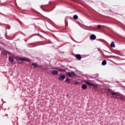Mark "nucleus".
Segmentation results:
<instances>
[{
    "instance_id": "nucleus-5",
    "label": "nucleus",
    "mask_w": 125,
    "mask_h": 125,
    "mask_svg": "<svg viewBox=\"0 0 125 125\" xmlns=\"http://www.w3.org/2000/svg\"><path fill=\"white\" fill-rule=\"evenodd\" d=\"M58 73V72H57V71L56 70H53L52 71V75H53V76H56V75H57Z\"/></svg>"
},
{
    "instance_id": "nucleus-20",
    "label": "nucleus",
    "mask_w": 125,
    "mask_h": 125,
    "mask_svg": "<svg viewBox=\"0 0 125 125\" xmlns=\"http://www.w3.org/2000/svg\"><path fill=\"white\" fill-rule=\"evenodd\" d=\"M98 28H100V27H101V25H98Z\"/></svg>"
},
{
    "instance_id": "nucleus-21",
    "label": "nucleus",
    "mask_w": 125,
    "mask_h": 125,
    "mask_svg": "<svg viewBox=\"0 0 125 125\" xmlns=\"http://www.w3.org/2000/svg\"><path fill=\"white\" fill-rule=\"evenodd\" d=\"M122 60H125V59H122Z\"/></svg>"
},
{
    "instance_id": "nucleus-15",
    "label": "nucleus",
    "mask_w": 125,
    "mask_h": 125,
    "mask_svg": "<svg viewBox=\"0 0 125 125\" xmlns=\"http://www.w3.org/2000/svg\"><path fill=\"white\" fill-rule=\"evenodd\" d=\"M59 71H60V72H65V70L62 69H59Z\"/></svg>"
},
{
    "instance_id": "nucleus-18",
    "label": "nucleus",
    "mask_w": 125,
    "mask_h": 125,
    "mask_svg": "<svg viewBox=\"0 0 125 125\" xmlns=\"http://www.w3.org/2000/svg\"><path fill=\"white\" fill-rule=\"evenodd\" d=\"M38 68H40V69H42V65H39V66L38 67Z\"/></svg>"
},
{
    "instance_id": "nucleus-14",
    "label": "nucleus",
    "mask_w": 125,
    "mask_h": 125,
    "mask_svg": "<svg viewBox=\"0 0 125 125\" xmlns=\"http://www.w3.org/2000/svg\"><path fill=\"white\" fill-rule=\"evenodd\" d=\"M73 18H74V19H78V15H74V16H73Z\"/></svg>"
},
{
    "instance_id": "nucleus-16",
    "label": "nucleus",
    "mask_w": 125,
    "mask_h": 125,
    "mask_svg": "<svg viewBox=\"0 0 125 125\" xmlns=\"http://www.w3.org/2000/svg\"><path fill=\"white\" fill-rule=\"evenodd\" d=\"M111 94L112 95H117V94H118V93H115V92H112V93H111Z\"/></svg>"
},
{
    "instance_id": "nucleus-7",
    "label": "nucleus",
    "mask_w": 125,
    "mask_h": 125,
    "mask_svg": "<svg viewBox=\"0 0 125 125\" xmlns=\"http://www.w3.org/2000/svg\"><path fill=\"white\" fill-rule=\"evenodd\" d=\"M91 40H95L96 39V36L94 35H91L90 36Z\"/></svg>"
},
{
    "instance_id": "nucleus-22",
    "label": "nucleus",
    "mask_w": 125,
    "mask_h": 125,
    "mask_svg": "<svg viewBox=\"0 0 125 125\" xmlns=\"http://www.w3.org/2000/svg\"><path fill=\"white\" fill-rule=\"evenodd\" d=\"M108 90H110V89H108Z\"/></svg>"
},
{
    "instance_id": "nucleus-8",
    "label": "nucleus",
    "mask_w": 125,
    "mask_h": 125,
    "mask_svg": "<svg viewBox=\"0 0 125 125\" xmlns=\"http://www.w3.org/2000/svg\"><path fill=\"white\" fill-rule=\"evenodd\" d=\"M83 89H86L87 88V86L85 84H83L82 86Z\"/></svg>"
},
{
    "instance_id": "nucleus-6",
    "label": "nucleus",
    "mask_w": 125,
    "mask_h": 125,
    "mask_svg": "<svg viewBox=\"0 0 125 125\" xmlns=\"http://www.w3.org/2000/svg\"><path fill=\"white\" fill-rule=\"evenodd\" d=\"M85 83L86 84H88V85H89L90 86H92L93 85V83H92L90 82H86Z\"/></svg>"
},
{
    "instance_id": "nucleus-3",
    "label": "nucleus",
    "mask_w": 125,
    "mask_h": 125,
    "mask_svg": "<svg viewBox=\"0 0 125 125\" xmlns=\"http://www.w3.org/2000/svg\"><path fill=\"white\" fill-rule=\"evenodd\" d=\"M65 78H66V76L65 75H60V77L58 78L59 81H63Z\"/></svg>"
},
{
    "instance_id": "nucleus-9",
    "label": "nucleus",
    "mask_w": 125,
    "mask_h": 125,
    "mask_svg": "<svg viewBox=\"0 0 125 125\" xmlns=\"http://www.w3.org/2000/svg\"><path fill=\"white\" fill-rule=\"evenodd\" d=\"M110 46L111 47H116V45H115V43H114V42H112L110 44Z\"/></svg>"
},
{
    "instance_id": "nucleus-2",
    "label": "nucleus",
    "mask_w": 125,
    "mask_h": 125,
    "mask_svg": "<svg viewBox=\"0 0 125 125\" xmlns=\"http://www.w3.org/2000/svg\"><path fill=\"white\" fill-rule=\"evenodd\" d=\"M66 74L68 77H70V78H73V77H76V76H77V75H76L74 72H66Z\"/></svg>"
},
{
    "instance_id": "nucleus-4",
    "label": "nucleus",
    "mask_w": 125,
    "mask_h": 125,
    "mask_svg": "<svg viewBox=\"0 0 125 125\" xmlns=\"http://www.w3.org/2000/svg\"><path fill=\"white\" fill-rule=\"evenodd\" d=\"M32 65L33 66L34 68H38L39 66V64L36 62H33L32 63Z\"/></svg>"
},
{
    "instance_id": "nucleus-13",
    "label": "nucleus",
    "mask_w": 125,
    "mask_h": 125,
    "mask_svg": "<svg viewBox=\"0 0 125 125\" xmlns=\"http://www.w3.org/2000/svg\"><path fill=\"white\" fill-rule=\"evenodd\" d=\"M95 88H97V87H98V85H96L95 84L93 83V86Z\"/></svg>"
},
{
    "instance_id": "nucleus-19",
    "label": "nucleus",
    "mask_w": 125,
    "mask_h": 125,
    "mask_svg": "<svg viewBox=\"0 0 125 125\" xmlns=\"http://www.w3.org/2000/svg\"><path fill=\"white\" fill-rule=\"evenodd\" d=\"M121 100H124V97H121Z\"/></svg>"
},
{
    "instance_id": "nucleus-12",
    "label": "nucleus",
    "mask_w": 125,
    "mask_h": 125,
    "mask_svg": "<svg viewBox=\"0 0 125 125\" xmlns=\"http://www.w3.org/2000/svg\"><path fill=\"white\" fill-rule=\"evenodd\" d=\"M106 64H107V62L106 61H104L102 63L104 66L106 65Z\"/></svg>"
},
{
    "instance_id": "nucleus-11",
    "label": "nucleus",
    "mask_w": 125,
    "mask_h": 125,
    "mask_svg": "<svg viewBox=\"0 0 125 125\" xmlns=\"http://www.w3.org/2000/svg\"><path fill=\"white\" fill-rule=\"evenodd\" d=\"M65 82L67 83H71V81L70 80V79L69 78H66Z\"/></svg>"
},
{
    "instance_id": "nucleus-1",
    "label": "nucleus",
    "mask_w": 125,
    "mask_h": 125,
    "mask_svg": "<svg viewBox=\"0 0 125 125\" xmlns=\"http://www.w3.org/2000/svg\"><path fill=\"white\" fill-rule=\"evenodd\" d=\"M14 59H16L17 61V60H20L21 61H28V62H29L30 61V60H28L24 58H21L20 57H14V58H12L11 57L9 58V61H10V62H11V63H15V62H14Z\"/></svg>"
},
{
    "instance_id": "nucleus-10",
    "label": "nucleus",
    "mask_w": 125,
    "mask_h": 125,
    "mask_svg": "<svg viewBox=\"0 0 125 125\" xmlns=\"http://www.w3.org/2000/svg\"><path fill=\"white\" fill-rule=\"evenodd\" d=\"M76 58L77 59H78L79 60H81V59H82V57H81V55H77Z\"/></svg>"
},
{
    "instance_id": "nucleus-17",
    "label": "nucleus",
    "mask_w": 125,
    "mask_h": 125,
    "mask_svg": "<svg viewBox=\"0 0 125 125\" xmlns=\"http://www.w3.org/2000/svg\"><path fill=\"white\" fill-rule=\"evenodd\" d=\"M74 84H75V85H78V84H80V83L76 82L75 83H74Z\"/></svg>"
}]
</instances>
